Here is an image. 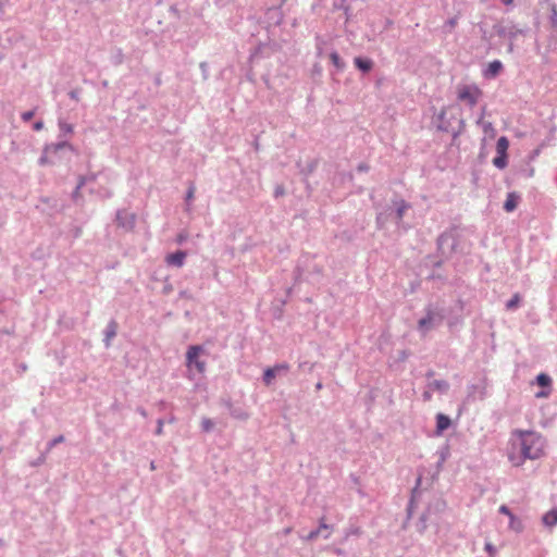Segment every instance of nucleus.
Returning a JSON list of instances; mask_svg holds the SVG:
<instances>
[{"mask_svg":"<svg viewBox=\"0 0 557 557\" xmlns=\"http://www.w3.org/2000/svg\"><path fill=\"white\" fill-rule=\"evenodd\" d=\"M512 451L509 453V460L513 466H521L525 459H537L544 455V438L530 431L517 430L511 436Z\"/></svg>","mask_w":557,"mask_h":557,"instance_id":"f257e3e1","label":"nucleus"},{"mask_svg":"<svg viewBox=\"0 0 557 557\" xmlns=\"http://www.w3.org/2000/svg\"><path fill=\"white\" fill-rule=\"evenodd\" d=\"M520 302V296L519 294H515L512 298L506 304V308L508 310L516 309Z\"/></svg>","mask_w":557,"mask_h":557,"instance_id":"f3484780","label":"nucleus"},{"mask_svg":"<svg viewBox=\"0 0 557 557\" xmlns=\"http://www.w3.org/2000/svg\"><path fill=\"white\" fill-rule=\"evenodd\" d=\"M202 347L198 345L190 346L186 352V363L188 368L195 367L199 373H203L206 370V362L199 359L202 352Z\"/></svg>","mask_w":557,"mask_h":557,"instance_id":"f03ea898","label":"nucleus"},{"mask_svg":"<svg viewBox=\"0 0 557 557\" xmlns=\"http://www.w3.org/2000/svg\"><path fill=\"white\" fill-rule=\"evenodd\" d=\"M432 386L438 391H447L448 389V383L446 381H434L432 383Z\"/></svg>","mask_w":557,"mask_h":557,"instance_id":"aec40b11","label":"nucleus"},{"mask_svg":"<svg viewBox=\"0 0 557 557\" xmlns=\"http://www.w3.org/2000/svg\"><path fill=\"white\" fill-rule=\"evenodd\" d=\"M318 530H320V532L322 533L323 530H329V525L321 521Z\"/></svg>","mask_w":557,"mask_h":557,"instance_id":"c85d7f7f","label":"nucleus"},{"mask_svg":"<svg viewBox=\"0 0 557 557\" xmlns=\"http://www.w3.org/2000/svg\"><path fill=\"white\" fill-rule=\"evenodd\" d=\"M115 327H116L115 323H111V324H110V330H109V331H108V333H107V342H110V339H111L113 336H115V333H116V332H115ZM107 345H109V343H107Z\"/></svg>","mask_w":557,"mask_h":557,"instance_id":"412c9836","label":"nucleus"},{"mask_svg":"<svg viewBox=\"0 0 557 557\" xmlns=\"http://www.w3.org/2000/svg\"><path fill=\"white\" fill-rule=\"evenodd\" d=\"M62 441H63V436H59L58 438L53 440L52 444L54 445V444L61 443Z\"/></svg>","mask_w":557,"mask_h":557,"instance_id":"7c9ffc66","label":"nucleus"},{"mask_svg":"<svg viewBox=\"0 0 557 557\" xmlns=\"http://www.w3.org/2000/svg\"><path fill=\"white\" fill-rule=\"evenodd\" d=\"M519 196H517L515 193L508 194L506 201L504 203V209L507 212L513 211L518 206Z\"/></svg>","mask_w":557,"mask_h":557,"instance_id":"1a4fd4ad","label":"nucleus"},{"mask_svg":"<svg viewBox=\"0 0 557 557\" xmlns=\"http://www.w3.org/2000/svg\"><path fill=\"white\" fill-rule=\"evenodd\" d=\"M543 523L546 527H554L557 524V508H554L543 516Z\"/></svg>","mask_w":557,"mask_h":557,"instance_id":"9d476101","label":"nucleus"},{"mask_svg":"<svg viewBox=\"0 0 557 557\" xmlns=\"http://www.w3.org/2000/svg\"><path fill=\"white\" fill-rule=\"evenodd\" d=\"M319 534H321L320 530L312 531L309 533L308 540H314L319 536Z\"/></svg>","mask_w":557,"mask_h":557,"instance_id":"a878e982","label":"nucleus"},{"mask_svg":"<svg viewBox=\"0 0 557 557\" xmlns=\"http://www.w3.org/2000/svg\"><path fill=\"white\" fill-rule=\"evenodd\" d=\"M42 127H44V123H42L41 121L36 122V123L34 124V129H35V131H40Z\"/></svg>","mask_w":557,"mask_h":557,"instance_id":"cd10ccee","label":"nucleus"},{"mask_svg":"<svg viewBox=\"0 0 557 557\" xmlns=\"http://www.w3.org/2000/svg\"><path fill=\"white\" fill-rule=\"evenodd\" d=\"M282 194H283V190H281V189H276V191H275V195H276V196L282 195Z\"/></svg>","mask_w":557,"mask_h":557,"instance_id":"f704fd0d","label":"nucleus"},{"mask_svg":"<svg viewBox=\"0 0 557 557\" xmlns=\"http://www.w3.org/2000/svg\"><path fill=\"white\" fill-rule=\"evenodd\" d=\"M482 91L476 86H463L459 89L458 98L461 101L467 102L470 107L476 104L479 98L481 97Z\"/></svg>","mask_w":557,"mask_h":557,"instance_id":"7ed1b4c3","label":"nucleus"},{"mask_svg":"<svg viewBox=\"0 0 557 557\" xmlns=\"http://www.w3.org/2000/svg\"><path fill=\"white\" fill-rule=\"evenodd\" d=\"M330 59L333 63V65L338 69V70H343L344 66H345V63L342 61L341 57L338 55L337 52H332L330 54Z\"/></svg>","mask_w":557,"mask_h":557,"instance_id":"4468645a","label":"nucleus"},{"mask_svg":"<svg viewBox=\"0 0 557 557\" xmlns=\"http://www.w3.org/2000/svg\"><path fill=\"white\" fill-rule=\"evenodd\" d=\"M485 549L491 554L494 552L493 545L491 543L485 544Z\"/></svg>","mask_w":557,"mask_h":557,"instance_id":"c756f323","label":"nucleus"},{"mask_svg":"<svg viewBox=\"0 0 557 557\" xmlns=\"http://www.w3.org/2000/svg\"><path fill=\"white\" fill-rule=\"evenodd\" d=\"M536 382L540 386H548L552 380L547 374L541 373L536 376Z\"/></svg>","mask_w":557,"mask_h":557,"instance_id":"dca6fc26","label":"nucleus"},{"mask_svg":"<svg viewBox=\"0 0 557 557\" xmlns=\"http://www.w3.org/2000/svg\"><path fill=\"white\" fill-rule=\"evenodd\" d=\"M409 208V205L407 202H405L404 200H401L399 203H398V207H397V216L399 220L403 219L406 210Z\"/></svg>","mask_w":557,"mask_h":557,"instance_id":"a211bd4d","label":"nucleus"},{"mask_svg":"<svg viewBox=\"0 0 557 557\" xmlns=\"http://www.w3.org/2000/svg\"><path fill=\"white\" fill-rule=\"evenodd\" d=\"M213 426H214V423H213V421H212L211 419H209V418H203V419L201 420V428H202V430H203L205 432H209V431H211V430L213 429Z\"/></svg>","mask_w":557,"mask_h":557,"instance_id":"6ab92c4d","label":"nucleus"},{"mask_svg":"<svg viewBox=\"0 0 557 557\" xmlns=\"http://www.w3.org/2000/svg\"><path fill=\"white\" fill-rule=\"evenodd\" d=\"M509 529L515 532H521L523 530V524L520 519H518L513 513L509 517Z\"/></svg>","mask_w":557,"mask_h":557,"instance_id":"ddd939ff","label":"nucleus"},{"mask_svg":"<svg viewBox=\"0 0 557 557\" xmlns=\"http://www.w3.org/2000/svg\"><path fill=\"white\" fill-rule=\"evenodd\" d=\"M289 366L287 363L276 364L273 368H268L263 373V381L265 385H270L280 371H287Z\"/></svg>","mask_w":557,"mask_h":557,"instance_id":"39448f33","label":"nucleus"},{"mask_svg":"<svg viewBox=\"0 0 557 557\" xmlns=\"http://www.w3.org/2000/svg\"><path fill=\"white\" fill-rule=\"evenodd\" d=\"M195 190H196L195 186L190 185L188 188V191H187V196H186L187 201H190L194 198Z\"/></svg>","mask_w":557,"mask_h":557,"instance_id":"b1692460","label":"nucleus"},{"mask_svg":"<svg viewBox=\"0 0 557 557\" xmlns=\"http://www.w3.org/2000/svg\"><path fill=\"white\" fill-rule=\"evenodd\" d=\"M39 163L41 165L46 164L47 163V158L46 157L40 158Z\"/></svg>","mask_w":557,"mask_h":557,"instance_id":"473e14b6","label":"nucleus"},{"mask_svg":"<svg viewBox=\"0 0 557 557\" xmlns=\"http://www.w3.org/2000/svg\"><path fill=\"white\" fill-rule=\"evenodd\" d=\"M186 256L187 255L185 251L178 250L174 253L168 255L165 257V262L169 265H174V267L181 268L185 262Z\"/></svg>","mask_w":557,"mask_h":557,"instance_id":"423d86ee","label":"nucleus"},{"mask_svg":"<svg viewBox=\"0 0 557 557\" xmlns=\"http://www.w3.org/2000/svg\"><path fill=\"white\" fill-rule=\"evenodd\" d=\"M162 432H163V422H162V420H159V421H158V428H157V430H156V433H157V435H161V434H162Z\"/></svg>","mask_w":557,"mask_h":557,"instance_id":"bb28decb","label":"nucleus"},{"mask_svg":"<svg viewBox=\"0 0 557 557\" xmlns=\"http://www.w3.org/2000/svg\"><path fill=\"white\" fill-rule=\"evenodd\" d=\"M448 23H449V25H450L451 27H454V26L457 24V21H456L455 18H453V20H449V22H448Z\"/></svg>","mask_w":557,"mask_h":557,"instance_id":"72a5a7b5","label":"nucleus"},{"mask_svg":"<svg viewBox=\"0 0 557 557\" xmlns=\"http://www.w3.org/2000/svg\"><path fill=\"white\" fill-rule=\"evenodd\" d=\"M440 321L441 318L438 317V314L432 309H429L426 311L425 317L419 320L418 327L421 332L425 333L429 330H431L436 324V322Z\"/></svg>","mask_w":557,"mask_h":557,"instance_id":"20e7f679","label":"nucleus"},{"mask_svg":"<svg viewBox=\"0 0 557 557\" xmlns=\"http://www.w3.org/2000/svg\"><path fill=\"white\" fill-rule=\"evenodd\" d=\"M286 0H283V2H285Z\"/></svg>","mask_w":557,"mask_h":557,"instance_id":"4c0bfd02","label":"nucleus"},{"mask_svg":"<svg viewBox=\"0 0 557 557\" xmlns=\"http://www.w3.org/2000/svg\"><path fill=\"white\" fill-rule=\"evenodd\" d=\"M35 115V112L34 111H26V112H23L22 113V120L25 121V122H28L30 121Z\"/></svg>","mask_w":557,"mask_h":557,"instance_id":"4be33fe9","label":"nucleus"},{"mask_svg":"<svg viewBox=\"0 0 557 557\" xmlns=\"http://www.w3.org/2000/svg\"><path fill=\"white\" fill-rule=\"evenodd\" d=\"M499 512H502V513H504V515H506V516H508V517H509L510 515H512V512L509 510V508H508L506 505H502V506L499 507Z\"/></svg>","mask_w":557,"mask_h":557,"instance_id":"393cba45","label":"nucleus"},{"mask_svg":"<svg viewBox=\"0 0 557 557\" xmlns=\"http://www.w3.org/2000/svg\"><path fill=\"white\" fill-rule=\"evenodd\" d=\"M60 128L64 133H72L73 132V126L71 124H67V123H60Z\"/></svg>","mask_w":557,"mask_h":557,"instance_id":"5701e85b","label":"nucleus"},{"mask_svg":"<svg viewBox=\"0 0 557 557\" xmlns=\"http://www.w3.org/2000/svg\"><path fill=\"white\" fill-rule=\"evenodd\" d=\"M493 164L498 169H504L507 165V154H498L495 157Z\"/></svg>","mask_w":557,"mask_h":557,"instance_id":"2eb2a0df","label":"nucleus"},{"mask_svg":"<svg viewBox=\"0 0 557 557\" xmlns=\"http://www.w3.org/2000/svg\"><path fill=\"white\" fill-rule=\"evenodd\" d=\"M509 147V141L505 136L498 138L496 144V150L498 154H507V150Z\"/></svg>","mask_w":557,"mask_h":557,"instance_id":"f8f14e48","label":"nucleus"},{"mask_svg":"<svg viewBox=\"0 0 557 557\" xmlns=\"http://www.w3.org/2000/svg\"><path fill=\"white\" fill-rule=\"evenodd\" d=\"M354 62L355 65L363 72H369L373 66V62L371 60L362 59L360 57L355 58Z\"/></svg>","mask_w":557,"mask_h":557,"instance_id":"9b49d317","label":"nucleus"},{"mask_svg":"<svg viewBox=\"0 0 557 557\" xmlns=\"http://www.w3.org/2000/svg\"><path fill=\"white\" fill-rule=\"evenodd\" d=\"M424 396H425V398H428V399L431 397L429 393H425V394H424Z\"/></svg>","mask_w":557,"mask_h":557,"instance_id":"e433bc0d","label":"nucleus"},{"mask_svg":"<svg viewBox=\"0 0 557 557\" xmlns=\"http://www.w3.org/2000/svg\"><path fill=\"white\" fill-rule=\"evenodd\" d=\"M317 388H318V389L322 388V384H321V383H318V384H317Z\"/></svg>","mask_w":557,"mask_h":557,"instance_id":"c9c22d12","label":"nucleus"},{"mask_svg":"<svg viewBox=\"0 0 557 557\" xmlns=\"http://www.w3.org/2000/svg\"><path fill=\"white\" fill-rule=\"evenodd\" d=\"M502 69H503L502 62L498 60H495L488 64L486 71L484 72V75L486 77H495L499 74Z\"/></svg>","mask_w":557,"mask_h":557,"instance_id":"6e6552de","label":"nucleus"},{"mask_svg":"<svg viewBox=\"0 0 557 557\" xmlns=\"http://www.w3.org/2000/svg\"><path fill=\"white\" fill-rule=\"evenodd\" d=\"M450 419L444 414L438 413L436 416V434L441 435L445 430H447L450 426Z\"/></svg>","mask_w":557,"mask_h":557,"instance_id":"0eeeda50","label":"nucleus"},{"mask_svg":"<svg viewBox=\"0 0 557 557\" xmlns=\"http://www.w3.org/2000/svg\"><path fill=\"white\" fill-rule=\"evenodd\" d=\"M505 5H511L513 0H502Z\"/></svg>","mask_w":557,"mask_h":557,"instance_id":"2f4dec72","label":"nucleus"}]
</instances>
